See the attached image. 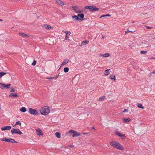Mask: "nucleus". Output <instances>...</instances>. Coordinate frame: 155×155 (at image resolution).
<instances>
[{
	"mask_svg": "<svg viewBox=\"0 0 155 155\" xmlns=\"http://www.w3.org/2000/svg\"><path fill=\"white\" fill-rule=\"evenodd\" d=\"M110 145L114 148L123 150L124 149L123 146L119 142L115 140H112L110 142Z\"/></svg>",
	"mask_w": 155,
	"mask_h": 155,
	"instance_id": "obj_1",
	"label": "nucleus"
},
{
	"mask_svg": "<svg viewBox=\"0 0 155 155\" xmlns=\"http://www.w3.org/2000/svg\"><path fill=\"white\" fill-rule=\"evenodd\" d=\"M39 111L41 115H46L50 112L49 108L48 106H45L40 109Z\"/></svg>",
	"mask_w": 155,
	"mask_h": 155,
	"instance_id": "obj_2",
	"label": "nucleus"
},
{
	"mask_svg": "<svg viewBox=\"0 0 155 155\" xmlns=\"http://www.w3.org/2000/svg\"><path fill=\"white\" fill-rule=\"evenodd\" d=\"M85 9H89L90 11L91 12H94L99 10V8L95 6L94 5H90L88 6H86L84 7Z\"/></svg>",
	"mask_w": 155,
	"mask_h": 155,
	"instance_id": "obj_3",
	"label": "nucleus"
},
{
	"mask_svg": "<svg viewBox=\"0 0 155 155\" xmlns=\"http://www.w3.org/2000/svg\"><path fill=\"white\" fill-rule=\"evenodd\" d=\"M29 112L31 114L34 115L38 116L40 115L39 113L35 109L29 108Z\"/></svg>",
	"mask_w": 155,
	"mask_h": 155,
	"instance_id": "obj_4",
	"label": "nucleus"
},
{
	"mask_svg": "<svg viewBox=\"0 0 155 155\" xmlns=\"http://www.w3.org/2000/svg\"><path fill=\"white\" fill-rule=\"evenodd\" d=\"M11 132L12 134H16L19 135H21L22 134V133L21 132L19 129H12L11 130Z\"/></svg>",
	"mask_w": 155,
	"mask_h": 155,
	"instance_id": "obj_5",
	"label": "nucleus"
},
{
	"mask_svg": "<svg viewBox=\"0 0 155 155\" xmlns=\"http://www.w3.org/2000/svg\"><path fill=\"white\" fill-rule=\"evenodd\" d=\"M35 130H36V134L37 135L40 137L42 136L43 135V134L41 129L40 128L36 129Z\"/></svg>",
	"mask_w": 155,
	"mask_h": 155,
	"instance_id": "obj_6",
	"label": "nucleus"
},
{
	"mask_svg": "<svg viewBox=\"0 0 155 155\" xmlns=\"http://www.w3.org/2000/svg\"><path fill=\"white\" fill-rule=\"evenodd\" d=\"M72 131H73L72 137H76L81 135V134L79 132L75 131L74 130H72Z\"/></svg>",
	"mask_w": 155,
	"mask_h": 155,
	"instance_id": "obj_7",
	"label": "nucleus"
},
{
	"mask_svg": "<svg viewBox=\"0 0 155 155\" xmlns=\"http://www.w3.org/2000/svg\"><path fill=\"white\" fill-rule=\"evenodd\" d=\"M115 134H116L118 135L119 136L122 137V138L123 139H125V137H126L125 136L124 134H123L121 133L118 132L117 131H116L115 132Z\"/></svg>",
	"mask_w": 155,
	"mask_h": 155,
	"instance_id": "obj_8",
	"label": "nucleus"
},
{
	"mask_svg": "<svg viewBox=\"0 0 155 155\" xmlns=\"http://www.w3.org/2000/svg\"><path fill=\"white\" fill-rule=\"evenodd\" d=\"M11 127L10 126H6L2 127L1 128V130L2 131H4L5 130H10L11 129Z\"/></svg>",
	"mask_w": 155,
	"mask_h": 155,
	"instance_id": "obj_9",
	"label": "nucleus"
},
{
	"mask_svg": "<svg viewBox=\"0 0 155 155\" xmlns=\"http://www.w3.org/2000/svg\"><path fill=\"white\" fill-rule=\"evenodd\" d=\"M70 61L68 59H65L64 60L63 62L61 64V67H62L68 63Z\"/></svg>",
	"mask_w": 155,
	"mask_h": 155,
	"instance_id": "obj_10",
	"label": "nucleus"
},
{
	"mask_svg": "<svg viewBox=\"0 0 155 155\" xmlns=\"http://www.w3.org/2000/svg\"><path fill=\"white\" fill-rule=\"evenodd\" d=\"M9 97H19L18 95L16 93H11L10 94V95L8 96Z\"/></svg>",
	"mask_w": 155,
	"mask_h": 155,
	"instance_id": "obj_11",
	"label": "nucleus"
},
{
	"mask_svg": "<svg viewBox=\"0 0 155 155\" xmlns=\"http://www.w3.org/2000/svg\"><path fill=\"white\" fill-rule=\"evenodd\" d=\"M123 122L126 123V122H128L131 121V119L129 118H126L124 117L123 118Z\"/></svg>",
	"mask_w": 155,
	"mask_h": 155,
	"instance_id": "obj_12",
	"label": "nucleus"
},
{
	"mask_svg": "<svg viewBox=\"0 0 155 155\" xmlns=\"http://www.w3.org/2000/svg\"><path fill=\"white\" fill-rule=\"evenodd\" d=\"M19 35H20V36L23 37V38H25L26 37H29L30 36V35H27L26 34L23 33H19Z\"/></svg>",
	"mask_w": 155,
	"mask_h": 155,
	"instance_id": "obj_13",
	"label": "nucleus"
},
{
	"mask_svg": "<svg viewBox=\"0 0 155 155\" xmlns=\"http://www.w3.org/2000/svg\"><path fill=\"white\" fill-rule=\"evenodd\" d=\"M43 27L46 29H48L50 30L52 28V27L49 25H48L47 24L44 25L43 26Z\"/></svg>",
	"mask_w": 155,
	"mask_h": 155,
	"instance_id": "obj_14",
	"label": "nucleus"
},
{
	"mask_svg": "<svg viewBox=\"0 0 155 155\" xmlns=\"http://www.w3.org/2000/svg\"><path fill=\"white\" fill-rule=\"evenodd\" d=\"M72 18H74L76 21L80 20L82 21L84 20L83 19H81L80 18H78V16H76L75 15H74L73 16H72Z\"/></svg>",
	"mask_w": 155,
	"mask_h": 155,
	"instance_id": "obj_15",
	"label": "nucleus"
},
{
	"mask_svg": "<svg viewBox=\"0 0 155 155\" xmlns=\"http://www.w3.org/2000/svg\"><path fill=\"white\" fill-rule=\"evenodd\" d=\"M56 2L58 4L61 6H63L64 5V2L61 0H56Z\"/></svg>",
	"mask_w": 155,
	"mask_h": 155,
	"instance_id": "obj_16",
	"label": "nucleus"
},
{
	"mask_svg": "<svg viewBox=\"0 0 155 155\" xmlns=\"http://www.w3.org/2000/svg\"><path fill=\"white\" fill-rule=\"evenodd\" d=\"M7 142L12 143L16 142L15 140L10 138L7 139Z\"/></svg>",
	"mask_w": 155,
	"mask_h": 155,
	"instance_id": "obj_17",
	"label": "nucleus"
},
{
	"mask_svg": "<svg viewBox=\"0 0 155 155\" xmlns=\"http://www.w3.org/2000/svg\"><path fill=\"white\" fill-rule=\"evenodd\" d=\"M89 41H88L86 40L85 41H83L81 42V46L84 45L86 44H88Z\"/></svg>",
	"mask_w": 155,
	"mask_h": 155,
	"instance_id": "obj_18",
	"label": "nucleus"
},
{
	"mask_svg": "<svg viewBox=\"0 0 155 155\" xmlns=\"http://www.w3.org/2000/svg\"><path fill=\"white\" fill-rule=\"evenodd\" d=\"M55 135L56 137L58 138H59L61 137V134L58 132H56L55 133Z\"/></svg>",
	"mask_w": 155,
	"mask_h": 155,
	"instance_id": "obj_19",
	"label": "nucleus"
},
{
	"mask_svg": "<svg viewBox=\"0 0 155 155\" xmlns=\"http://www.w3.org/2000/svg\"><path fill=\"white\" fill-rule=\"evenodd\" d=\"M77 16L78 17H81V19H83V18L84 17V15L83 13L78 14Z\"/></svg>",
	"mask_w": 155,
	"mask_h": 155,
	"instance_id": "obj_20",
	"label": "nucleus"
},
{
	"mask_svg": "<svg viewBox=\"0 0 155 155\" xmlns=\"http://www.w3.org/2000/svg\"><path fill=\"white\" fill-rule=\"evenodd\" d=\"M110 78L112 80H114V81L115 80V76L114 74H111L110 76Z\"/></svg>",
	"mask_w": 155,
	"mask_h": 155,
	"instance_id": "obj_21",
	"label": "nucleus"
},
{
	"mask_svg": "<svg viewBox=\"0 0 155 155\" xmlns=\"http://www.w3.org/2000/svg\"><path fill=\"white\" fill-rule=\"evenodd\" d=\"M100 55H101V56H103V57H107L109 56L110 54L109 53H107L106 54H104L103 55L100 54Z\"/></svg>",
	"mask_w": 155,
	"mask_h": 155,
	"instance_id": "obj_22",
	"label": "nucleus"
},
{
	"mask_svg": "<svg viewBox=\"0 0 155 155\" xmlns=\"http://www.w3.org/2000/svg\"><path fill=\"white\" fill-rule=\"evenodd\" d=\"M110 70V69H107L105 70V73H104V75L105 76H107L109 74V71Z\"/></svg>",
	"mask_w": 155,
	"mask_h": 155,
	"instance_id": "obj_23",
	"label": "nucleus"
},
{
	"mask_svg": "<svg viewBox=\"0 0 155 155\" xmlns=\"http://www.w3.org/2000/svg\"><path fill=\"white\" fill-rule=\"evenodd\" d=\"M20 110L22 112H25L26 111V109L25 107H22L20 109Z\"/></svg>",
	"mask_w": 155,
	"mask_h": 155,
	"instance_id": "obj_24",
	"label": "nucleus"
},
{
	"mask_svg": "<svg viewBox=\"0 0 155 155\" xmlns=\"http://www.w3.org/2000/svg\"><path fill=\"white\" fill-rule=\"evenodd\" d=\"M0 87L2 89L5 88V84L0 83Z\"/></svg>",
	"mask_w": 155,
	"mask_h": 155,
	"instance_id": "obj_25",
	"label": "nucleus"
},
{
	"mask_svg": "<svg viewBox=\"0 0 155 155\" xmlns=\"http://www.w3.org/2000/svg\"><path fill=\"white\" fill-rule=\"evenodd\" d=\"M72 130H71L69 131V132L67 133V135L68 136H71L72 134L73 131H72Z\"/></svg>",
	"mask_w": 155,
	"mask_h": 155,
	"instance_id": "obj_26",
	"label": "nucleus"
},
{
	"mask_svg": "<svg viewBox=\"0 0 155 155\" xmlns=\"http://www.w3.org/2000/svg\"><path fill=\"white\" fill-rule=\"evenodd\" d=\"M72 7L73 8V10L75 11H76L77 10H78V9H79L78 7H77L74 6H72Z\"/></svg>",
	"mask_w": 155,
	"mask_h": 155,
	"instance_id": "obj_27",
	"label": "nucleus"
},
{
	"mask_svg": "<svg viewBox=\"0 0 155 155\" xmlns=\"http://www.w3.org/2000/svg\"><path fill=\"white\" fill-rule=\"evenodd\" d=\"M62 31L64 32L66 34V35H68V34L69 35H70L71 34V32L70 31H64L63 30Z\"/></svg>",
	"mask_w": 155,
	"mask_h": 155,
	"instance_id": "obj_28",
	"label": "nucleus"
},
{
	"mask_svg": "<svg viewBox=\"0 0 155 155\" xmlns=\"http://www.w3.org/2000/svg\"><path fill=\"white\" fill-rule=\"evenodd\" d=\"M6 74V73L3 72H0V78Z\"/></svg>",
	"mask_w": 155,
	"mask_h": 155,
	"instance_id": "obj_29",
	"label": "nucleus"
},
{
	"mask_svg": "<svg viewBox=\"0 0 155 155\" xmlns=\"http://www.w3.org/2000/svg\"><path fill=\"white\" fill-rule=\"evenodd\" d=\"M64 72L67 73L69 71V68H68L66 67L64 69Z\"/></svg>",
	"mask_w": 155,
	"mask_h": 155,
	"instance_id": "obj_30",
	"label": "nucleus"
},
{
	"mask_svg": "<svg viewBox=\"0 0 155 155\" xmlns=\"http://www.w3.org/2000/svg\"><path fill=\"white\" fill-rule=\"evenodd\" d=\"M138 107L141 108L142 109H144V107H143L142 105L140 104H139L138 105Z\"/></svg>",
	"mask_w": 155,
	"mask_h": 155,
	"instance_id": "obj_31",
	"label": "nucleus"
},
{
	"mask_svg": "<svg viewBox=\"0 0 155 155\" xmlns=\"http://www.w3.org/2000/svg\"><path fill=\"white\" fill-rule=\"evenodd\" d=\"M11 85L10 84H5V88H6L7 89L9 88L10 87V86Z\"/></svg>",
	"mask_w": 155,
	"mask_h": 155,
	"instance_id": "obj_32",
	"label": "nucleus"
},
{
	"mask_svg": "<svg viewBox=\"0 0 155 155\" xmlns=\"http://www.w3.org/2000/svg\"><path fill=\"white\" fill-rule=\"evenodd\" d=\"M104 98L105 97L104 96H101L99 99V101H102L104 100Z\"/></svg>",
	"mask_w": 155,
	"mask_h": 155,
	"instance_id": "obj_33",
	"label": "nucleus"
},
{
	"mask_svg": "<svg viewBox=\"0 0 155 155\" xmlns=\"http://www.w3.org/2000/svg\"><path fill=\"white\" fill-rule=\"evenodd\" d=\"M36 61L35 60H34L32 64V65L33 66H35L36 65Z\"/></svg>",
	"mask_w": 155,
	"mask_h": 155,
	"instance_id": "obj_34",
	"label": "nucleus"
},
{
	"mask_svg": "<svg viewBox=\"0 0 155 155\" xmlns=\"http://www.w3.org/2000/svg\"><path fill=\"white\" fill-rule=\"evenodd\" d=\"M16 125H19L20 126H21V123L19 121H18L16 122Z\"/></svg>",
	"mask_w": 155,
	"mask_h": 155,
	"instance_id": "obj_35",
	"label": "nucleus"
},
{
	"mask_svg": "<svg viewBox=\"0 0 155 155\" xmlns=\"http://www.w3.org/2000/svg\"><path fill=\"white\" fill-rule=\"evenodd\" d=\"M0 140L2 141H6V142H7V139L6 138H3L2 139H1Z\"/></svg>",
	"mask_w": 155,
	"mask_h": 155,
	"instance_id": "obj_36",
	"label": "nucleus"
},
{
	"mask_svg": "<svg viewBox=\"0 0 155 155\" xmlns=\"http://www.w3.org/2000/svg\"><path fill=\"white\" fill-rule=\"evenodd\" d=\"M82 12V11L80 10L79 9H78V10H77L76 11V12L77 13H81Z\"/></svg>",
	"mask_w": 155,
	"mask_h": 155,
	"instance_id": "obj_37",
	"label": "nucleus"
},
{
	"mask_svg": "<svg viewBox=\"0 0 155 155\" xmlns=\"http://www.w3.org/2000/svg\"><path fill=\"white\" fill-rule=\"evenodd\" d=\"M128 32H132V33L133 32L131 31H129V30H127V31H125V34H127Z\"/></svg>",
	"mask_w": 155,
	"mask_h": 155,
	"instance_id": "obj_38",
	"label": "nucleus"
},
{
	"mask_svg": "<svg viewBox=\"0 0 155 155\" xmlns=\"http://www.w3.org/2000/svg\"><path fill=\"white\" fill-rule=\"evenodd\" d=\"M140 53L141 54H145L147 53V51H141Z\"/></svg>",
	"mask_w": 155,
	"mask_h": 155,
	"instance_id": "obj_39",
	"label": "nucleus"
},
{
	"mask_svg": "<svg viewBox=\"0 0 155 155\" xmlns=\"http://www.w3.org/2000/svg\"><path fill=\"white\" fill-rule=\"evenodd\" d=\"M46 78L47 79H49V80H50V79H53L54 78V77H50V78L47 77Z\"/></svg>",
	"mask_w": 155,
	"mask_h": 155,
	"instance_id": "obj_40",
	"label": "nucleus"
},
{
	"mask_svg": "<svg viewBox=\"0 0 155 155\" xmlns=\"http://www.w3.org/2000/svg\"><path fill=\"white\" fill-rule=\"evenodd\" d=\"M128 111V109H125L123 112V113H124L125 112H127Z\"/></svg>",
	"mask_w": 155,
	"mask_h": 155,
	"instance_id": "obj_41",
	"label": "nucleus"
},
{
	"mask_svg": "<svg viewBox=\"0 0 155 155\" xmlns=\"http://www.w3.org/2000/svg\"><path fill=\"white\" fill-rule=\"evenodd\" d=\"M15 91V90L14 89L11 88L10 92H14Z\"/></svg>",
	"mask_w": 155,
	"mask_h": 155,
	"instance_id": "obj_42",
	"label": "nucleus"
},
{
	"mask_svg": "<svg viewBox=\"0 0 155 155\" xmlns=\"http://www.w3.org/2000/svg\"><path fill=\"white\" fill-rule=\"evenodd\" d=\"M68 38V35H66V36H65V40H69L68 39H67V38Z\"/></svg>",
	"mask_w": 155,
	"mask_h": 155,
	"instance_id": "obj_43",
	"label": "nucleus"
},
{
	"mask_svg": "<svg viewBox=\"0 0 155 155\" xmlns=\"http://www.w3.org/2000/svg\"><path fill=\"white\" fill-rule=\"evenodd\" d=\"M105 15V17H106V16L110 17V15L109 14H107L106 15Z\"/></svg>",
	"mask_w": 155,
	"mask_h": 155,
	"instance_id": "obj_44",
	"label": "nucleus"
},
{
	"mask_svg": "<svg viewBox=\"0 0 155 155\" xmlns=\"http://www.w3.org/2000/svg\"><path fill=\"white\" fill-rule=\"evenodd\" d=\"M146 28H147V29H150V28H151V27H149L148 26H146Z\"/></svg>",
	"mask_w": 155,
	"mask_h": 155,
	"instance_id": "obj_45",
	"label": "nucleus"
},
{
	"mask_svg": "<svg viewBox=\"0 0 155 155\" xmlns=\"http://www.w3.org/2000/svg\"><path fill=\"white\" fill-rule=\"evenodd\" d=\"M88 133H83L82 134H83V135H85V134H88Z\"/></svg>",
	"mask_w": 155,
	"mask_h": 155,
	"instance_id": "obj_46",
	"label": "nucleus"
},
{
	"mask_svg": "<svg viewBox=\"0 0 155 155\" xmlns=\"http://www.w3.org/2000/svg\"><path fill=\"white\" fill-rule=\"evenodd\" d=\"M105 17V15H102V16H101L100 17V18H102V17Z\"/></svg>",
	"mask_w": 155,
	"mask_h": 155,
	"instance_id": "obj_47",
	"label": "nucleus"
},
{
	"mask_svg": "<svg viewBox=\"0 0 155 155\" xmlns=\"http://www.w3.org/2000/svg\"><path fill=\"white\" fill-rule=\"evenodd\" d=\"M16 125V124H14H14H12V126H13L14 127H15Z\"/></svg>",
	"mask_w": 155,
	"mask_h": 155,
	"instance_id": "obj_48",
	"label": "nucleus"
},
{
	"mask_svg": "<svg viewBox=\"0 0 155 155\" xmlns=\"http://www.w3.org/2000/svg\"><path fill=\"white\" fill-rule=\"evenodd\" d=\"M92 129H94V130H95V128H94V127H92Z\"/></svg>",
	"mask_w": 155,
	"mask_h": 155,
	"instance_id": "obj_49",
	"label": "nucleus"
},
{
	"mask_svg": "<svg viewBox=\"0 0 155 155\" xmlns=\"http://www.w3.org/2000/svg\"><path fill=\"white\" fill-rule=\"evenodd\" d=\"M3 21V20L0 19V21Z\"/></svg>",
	"mask_w": 155,
	"mask_h": 155,
	"instance_id": "obj_50",
	"label": "nucleus"
},
{
	"mask_svg": "<svg viewBox=\"0 0 155 155\" xmlns=\"http://www.w3.org/2000/svg\"><path fill=\"white\" fill-rule=\"evenodd\" d=\"M152 73H153V74H155V71H153L152 72Z\"/></svg>",
	"mask_w": 155,
	"mask_h": 155,
	"instance_id": "obj_51",
	"label": "nucleus"
},
{
	"mask_svg": "<svg viewBox=\"0 0 155 155\" xmlns=\"http://www.w3.org/2000/svg\"><path fill=\"white\" fill-rule=\"evenodd\" d=\"M59 76V75H58L56 77V79L58 77V76Z\"/></svg>",
	"mask_w": 155,
	"mask_h": 155,
	"instance_id": "obj_52",
	"label": "nucleus"
},
{
	"mask_svg": "<svg viewBox=\"0 0 155 155\" xmlns=\"http://www.w3.org/2000/svg\"><path fill=\"white\" fill-rule=\"evenodd\" d=\"M102 38H104V37L103 36H102Z\"/></svg>",
	"mask_w": 155,
	"mask_h": 155,
	"instance_id": "obj_53",
	"label": "nucleus"
},
{
	"mask_svg": "<svg viewBox=\"0 0 155 155\" xmlns=\"http://www.w3.org/2000/svg\"><path fill=\"white\" fill-rule=\"evenodd\" d=\"M151 59H154V58H152Z\"/></svg>",
	"mask_w": 155,
	"mask_h": 155,
	"instance_id": "obj_54",
	"label": "nucleus"
},
{
	"mask_svg": "<svg viewBox=\"0 0 155 155\" xmlns=\"http://www.w3.org/2000/svg\"><path fill=\"white\" fill-rule=\"evenodd\" d=\"M153 39H155V37Z\"/></svg>",
	"mask_w": 155,
	"mask_h": 155,
	"instance_id": "obj_55",
	"label": "nucleus"
},
{
	"mask_svg": "<svg viewBox=\"0 0 155 155\" xmlns=\"http://www.w3.org/2000/svg\"><path fill=\"white\" fill-rule=\"evenodd\" d=\"M17 155H18V154H17Z\"/></svg>",
	"mask_w": 155,
	"mask_h": 155,
	"instance_id": "obj_56",
	"label": "nucleus"
}]
</instances>
